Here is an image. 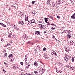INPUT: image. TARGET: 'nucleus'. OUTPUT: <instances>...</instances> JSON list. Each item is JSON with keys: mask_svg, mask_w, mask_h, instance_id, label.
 <instances>
[{"mask_svg": "<svg viewBox=\"0 0 75 75\" xmlns=\"http://www.w3.org/2000/svg\"><path fill=\"white\" fill-rule=\"evenodd\" d=\"M70 1L71 2V3H72L73 2V1H72V0H70Z\"/></svg>", "mask_w": 75, "mask_h": 75, "instance_id": "nucleus-61", "label": "nucleus"}, {"mask_svg": "<svg viewBox=\"0 0 75 75\" xmlns=\"http://www.w3.org/2000/svg\"><path fill=\"white\" fill-rule=\"evenodd\" d=\"M74 58H75V57H73L72 58V59H71L72 61L73 62H74Z\"/></svg>", "mask_w": 75, "mask_h": 75, "instance_id": "nucleus-37", "label": "nucleus"}, {"mask_svg": "<svg viewBox=\"0 0 75 75\" xmlns=\"http://www.w3.org/2000/svg\"><path fill=\"white\" fill-rule=\"evenodd\" d=\"M57 17L58 18V19H59V18H60V17H59V16H58Z\"/></svg>", "mask_w": 75, "mask_h": 75, "instance_id": "nucleus-52", "label": "nucleus"}, {"mask_svg": "<svg viewBox=\"0 0 75 75\" xmlns=\"http://www.w3.org/2000/svg\"><path fill=\"white\" fill-rule=\"evenodd\" d=\"M2 18V16L1 15H0V18Z\"/></svg>", "mask_w": 75, "mask_h": 75, "instance_id": "nucleus-59", "label": "nucleus"}, {"mask_svg": "<svg viewBox=\"0 0 75 75\" xmlns=\"http://www.w3.org/2000/svg\"><path fill=\"white\" fill-rule=\"evenodd\" d=\"M43 57H44V58H45V59H48V57L47 55H44L43 56Z\"/></svg>", "mask_w": 75, "mask_h": 75, "instance_id": "nucleus-23", "label": "nucleus"}, {"mask_svg": "<svg viewBox=\"0 0 75 75\" xmlns=\"http://www.w3.org/2000/svg\"><path fill=\"white\" fill-rule=\"evenodd\" d=\"M34 65L35 66H36V67H37V66L38 65V64L37 61H35L34 62Z\"/></svg>", "mask_w": 75, "mask_h": 75, "instance_id": "nucleus-15", "label": "nucleus"}, {"mask_svg": "<svg viewBox=\"0 0 75 75\" xmlns=\"http://www.w3.org/2000/svg\"><path fill=\"white\" fill-rule=\"evenodd\" d=\"M67 30H65L64 31V33H67Z\"/></svg>", "mask_w": 75, "mask_h": 75, "instance_id": "nucleus-57", "label": "nucleus"}, {"mask_svg": "<svg viewBox=\"0 0 75 75\" xmlns=\"http://www.w3.org/2000/svg\"><path fill=\"white\" fill-rule=\"evenodd\" d=\"M65 33V32H64V31H63V32H62V34H63V33Z\"/></svg>", "mask_w": 75, "mask_h": 75, "instance_id": "nucleus-63", "label": "nucleus"}, {"mask_svg": "<svg viewBox=\"0 0 75 75\" xmlns=\"http://www.w3.org/2000/svg\"><path fill=\"white\" fill-rule=\"evenodd\" d=\"M24 23V21H19L18 23L19 24H21V25H23Z\"/></svg>", "mask_w": 75, "mask_h": 75, "instance_id": "nucleus-8", "label": "nucleus"}, {"mask_svg": "<svg viewBox=\"0 0 75 75\" xmlns=\"http://www.w3.org/2000/svg\"><path fill=\"white\" fill-rule=\"evenodd\" d=\"M13 68L14 69H19V67H18V66L17 65H15L13 67Z\"/></svg>", "mask_w": 75, "mask_h": 75, "instance_id": "nucleus-10", "label": "nucleus"}, {"mask_svg": "<svg viewBox=\"0 0 75 75\" xmlns=\"http://www.w3.org/2000/svg\"><path fill=\"white\" fill-rule=\"evenodd\" d=\"M52 37L53 38H54V39H56V38H55V37L54 35H52Z\"/></svg>", "mask_w": 75, "mask_h": 75, "instance_id": "nucleus-40", "label": "nucleus"}, {"mask_svg": "<svg viewBox=\"0 0 75 75\" xmlns=\"http://www.w3.org/2000/svg\"><path fill=\"white\" fill-rule=\"evenodd\" d=\"M75 69V67H74L72 66L71 67H70V69L71 70H74Z\"/></svg>", "mask_w": 75, "mask_h": 75, "instance_id": "nucleus-29", "label": "nucleus"}, {"mask_svg": "<svg viewBox=\"0 0 75 75\" xmlns=\"http://www.w3.org/2000/svg\"><path fill=\"white\" fill-rule=\"evenodd\" d=\"M8 57H13V56L12 54H10Z\"/></svg>", "mask_w": 75, "mask_h": 75, "instance_id": "nucleus-38", "label": "nucleus"}, {"mask_svg": "<svg viewBox=\"0 0 75 75\" xmlns=\"http://www.w3.org/2000/svg\"><path fill=\"white\" fill-rule=\"evenodd\" d=\"M50 24H51L50 23V22H47V25H50Z\"/></svg>", "mask_w": 75, "mask_h": 75, "instance_id": "nucleus-44", "label": "nucleus"}, {"mask_svg": "<svg viewBox=\"0 0 75 75\" xmlns=\"http://www.w3.org/2000/svg\"><path fill=\"white\" fill-rule=\"evenodd\" d=\"M68 59H70L71 58V56H70V55H68Z\"/></svg>", "mask_w": 75, "mask_h": 75, "instance_id": "nucleus-39", "label": "nucleus"}, {"mask_svg": "<svg viewBox=\"0 0 75 75\" xmlns=\"http://www.w3.org/2000/svg\"><path fill=\"white\" fill-rule=\"evenodd\" d=\"M73 19H75V13L74 14L72 15L71 17Z\"/></svg>", "mask_w": 75, "mask_h": 75, "instance_id": "nucleus-16", "label": "nucleus"}, {"mask_svg": "<svg viewBox=\"0 0 75 75\" xmlns=\"http://www.w3.org/2000/svg\"><path fill=\"white\" fill-rule=\"evenodd\" d=\"M48 19L47 18H45V20L46 23H47V21H48Z\"/></svg>", "mask_w": 75, "mask_h": 75, "instance_id": "nucleus-28", "label": "nucleus"}, {"mask_svg": "<svg viewBox=\"0 0 75 75\" xmlns=\"http://www.w3.org/2000/svg\"><path fill=\"white\" fill-rule=\"evenodd\" d=\"M28 57V54H26L25 56V59H27Z\"/></svg>", "mask_w": 75, "mask_h": 75, "instance_id": "nucleus-24", "label": "nucleus"}, {"mask_svg": "<svg viewBox=\"0 0 75 75\" xmlns=\"http://www.w3.org/2000/svg\"><path fill=\"white\" fill-rule=\"evenodd\" d=\"M6 23L8 25H10V22H7Z\"/></svg>", "mask_w": 75, "mask_h": 75, "instance_id": "nucleus-41", "label": "nucleus"}, {"mask_svg": "<svg viewBox=\"0 0 75 75\" xmlns=\"http://www.w3.org/2000/svg\"><path fill=\"white\" fill-rule=\"evenodd\" d=\"M18 14L19 16H21V12L20 11H18Z\"/></svg>", "mask_w": 75, "mask_h": 75, "instance_id": "nucleus-26", "label": "nucleus"}, {"mask_svg": "<svg viewBox=\"0 0 75 75\" xmlns=\"http://www.w3.org/2000/svg\"><path fill=\"white\" fill-rule=\"evenodd\" d=\"M4 64L6 67H8V64H7V63L4 62Z\"/></svg>", "mask_w": 75, "mask_h": 75, "instance_id": "nucleus-31", "label": "nucleus"}, {"mask_svg": "<svg viewBox=\"0 0 75 75\" xmlns=\"http://www.w3.org/2000/svg\"><path fill=\"white\" fill-rule=\"evenodd\" d=\"M39 74H40V73L39 72L37 71V75H39Z\"/></svg>", "mask_w": 75, "mask_h": 75, "instance_id": "nucleus-55", "label": "nucleus"}, {"mask_svg": "<svg viewBox=\"0 0 75 75\" xmlns=\"http://www.w3.org/2000/svg\"><path fill=\"white\" fill-rule=\"evenodd\" d=\"M35 34L37 35H41L40 32L38 31H36L35 33Z\"/></svg>", "mask_w": 75, "mask_h": 75, "instance_id": "nucleus-6", "label": "nucleus"}, {"mask_svg": "<svg viewBox=\"0 0 75 75\" xmlns=\"http://www.w3.org/2000/svg\"><path fill=\"white\" fill-rule=\"evenodd\" d=\"M0 24L1 25L2 27H6V25H5L3 24L2 23H0Z\"/></svg>", "mask_w": 75, "mask_h": 75, "instance_id": "nucleus-17", "label": "nucleus"}, {"mask_svg": "<svg viewBox=\"0 0 75 75\" xmlns=\"http://www.w3.org/2000/svg\"><path fill=\"white\" fill-rule=\"evenodd\" d=\"M31 21H32V23H35V20L34 19H32V20H31Z\"/></svg>", "mask_w": 75, "mask_h": 75, "instance_id": "nucleus-34", "label": "nucleus"}, {"mask_svg": "<svg viewBox=\"0 0 75 75\" xmlns=\"http://www.w3.org/2000/svg\"><path fill=\"white\" fill-rule=\"evenodd\" d=\"M1 41L2 42H3L4 41V40L2 38H1Z\"/></svg>", "mask_w": 75, "mask_h": 75, "instance_id": "nucleus-45", "label": "nucleus"}, {"mask_svg": "<svg viewBox=\"0 0 75 75\" xmlns=\"http://www.w3.org/2000/svg\"><path fill=\"white\" fill-rule=\"evenodd\" d=\"M35 3V1H33L32 2V4H34Z\"/></svg>", "mask_w": 75, "mask_h": 75, "instance_id": "nucleus-54", "label": "nucleus"}, {"mask_svg": "<svg viewBox=\"0 0 75 75\" xmlns=\"http://www.w3.org/2000/svg\"><path fill=\"white\" fill-rule=\"evenodd\" d=\"M27 59H25V61H27Z\"/></svg>", "mask_w": 75, "mask_h": 75, "instance_id": "nucleus-62", "label": "nucleus"}, {"mask_svg": "<svg viewBox=\"0 0 75 75\" xmlns=\"http://www.w3.org/2000/svg\"><path fill=\"white\" fill-rule=\"evenodd\" d=\"M62 3H63V2L62 1L60 0H56V5L58 6V5H60V4H61Z\"/></svg>", "mask_w": 75, "mask_h": 75, "instance_id": "nucleus-1", "label": "nucleus"}, {"mask_svg": "<svg viewBox=\"0 0 75 75\" xmlns=\"http://www.w3.org/2000/svg\"><path fill=\"white\" fill-rule=\"evenodd\" d=\"M24 75H32V74L30 73H28L25 74Z\"/></svg>", "mask_w": 75, "mask_h": 75, "instance_id": "nucleus-33", "label": "nucleus"}, {"mask_svg": "<svg viewBox=\"0 0 75 75\" xmlns=\"http://www.w3.org/2000/svg\"><path fill=\"white\" fill-rule=\"evenodd\" d=\"M64 61H65L67 62V61H68L69 59L68 58V57L67 56H65L64 58Z\"/></svg>", "mask_w": 75, "mask_h": 75, "instance_id": "nucleus-11", "label": "nucleus"}, {"mask_svg": "<svg viewBox=\"0 0 75 75\" xmlns=\"http://www.w3.org/2000/svg\"><path fill=\"white\" fill-rule=\"evenodd\" d=\"M28 17L27 16V15H25V21H27L28 20Z\"/></svg>", "mask_w": 75, "mask_h": 75, "instance_id": "nucleus-18", "label": "nucleus"}, {"mask_svg": "<svg viewBox=\"0 0 75 75\" xmlns=\"http://www.w3.org/2000/svg\"><path fill=\"white\" fill-rule=\"evenodd\" d=\"M56 41H57V42H58V43H59V42H60L59 41L57 40V39H56Z\"/></svg>", "mask_w": 75, "mask_h": 75, "instance_id": "nucleus-47", "label": "nucleus"}, {"mask_svg": "<svg viewBox=\"0 0 75 75\" xmlns=\"http://www.w3.org/2000/svg\"><path fill=\"white\" fill-rule=\"evenodd\" d=\"M66 67L67 68H69V66L68 65H66Z\"/></svg>", "mask_w": 75, "mask_h": 75, "instance_id": "nucleus-48", "label": "nucleus"}, {"mask_svg": "<svg viewBox=\"0 0 75 75\" xmlns=\"http://www.w3.org/2000/svg\"><path fill=\"white\" fill-rule=\"evenodd\" d=\"M12 34H12V33H11L10 34L8 35V37L9 38H11V36H12Z\"/></svg>", "mask_w": 75, "mask_h": 75, "instance_id": "nucleus-30", "label": "nucleus"}, {"mask_svg": "<svg viewBox=\"0 0 75 75\" xmlns=\"http://www.w3.org/2000/svg\"><path fill=\"white\" fill-rule=\"evenodd\" d=\"M71 36H72V35H71V34L70 33H68L67 35V37L68 38H71Z\"/></svg>", "mask_w": 75, "mask_h": 75, "instance_id": "nucleus-19", "label": "nucleus"}, {"mask_svg": "<svg viewBox=\"0 0 75 75\" xmlns=\"http://www.w3.org/2000/svg\"><path fill=\"white\" fill-rule=\"evenodd\" d=\"M33 24V22H32V21H31V20L29 21L28 22V25H30V24Z\"/></svg>", "mask_w": 75, "mask_h": 75, "instance_id": "nucleus-12", "label": "nucleus"}, {"mask_svg": "<svg viewBox=\"0 0 75 75\" xmlns=\"http://www.w3.org/2000/svg\"><path fill=\"white\" fill-rule=\"evenodd\" d=\"M47 17H49V18H50L51 19H52V20L54 21V18H53V17H52L50 15H47Z\"/></svg>", "mask_w": 75, "mask_h": 75, "instance_id": "nucleus-14", "label": "nucleus"}, {"mask_svg": "<svg viewBox=\"0 0 75 75\" xmlns=\"http://www.w3.org/2000/svg\"><path fill=\"white\" fill-rule=\"evenodd\" d=\"M23 37L25 40H27L28 38V37L26 35H24L23 36Z\"/></svg>", "mask_w": 75, "mask_h": 75, "instance_id": "nucleus-9", "label": "nucleus"}, {"mask_svg": "<svg viewBox=\"0 0 75 75\" xmlns=\"http://www.w3.org/2000/svg\"><path fill=\"white\" fill-rule=\"evenodd\" d=\"M59 65H61V66H62V63H59Z\"/></svg>", "mask_w": 75, "mask_h": 75, "instance_id": "nucleus-50", "label": "nucleus"}, {"mask_svg": "<svg viewBox=\"0 0 75 75\" xmlns=\"http://www.w3.org/2000/svg\"><path fill=\"white\" fill-rule=\"evenodd\" d=\"M39 27L40 28H42L43 29H45V27L44 25H42V24H39Z\"/></svg>", "mask_w": 75, "mask_h": 75, "instance_id": "nucleus-3", "label": "nucleus"}, {"mask_svg": "<svg viewBox=\"0 0 75 75\" xmlns=\"http://www.w3.org/2000/svg\"><path fill=\"white\" fill-rule=\"evenodd\" d=\"M27 44H31L32 45H34V43L31 42H27Z\"/></svg>", "mask_w": 75, "mask_h": 75, "instance_id": "nucleus-20", "label": "nucleus"}, {"mask_svg": "<svg viewBox=\"0 0 75 75\" xmlns=\"http://www.w3.org/2000/svg\"><path fill=\"white\" fill-rule=\"evenodd\" d=\"M20 75H24V74H23V73H20Z\"/></svg>", "mask_w": 75, "mask_h": 75, "instance_id": "nucleus-60", "label": "nucleus"}, {"mask_svg": "<svg viewBox=\"0 0 75 75\" xmlns=\"http://www.w3.org/2000/svg\"><path fill=\"white\" fill-rule=\"evenodd\" d=\"M51 3V1L50 0H47V4H49Z\"/></svg>", "mask_w": 75, "mask_h": 75, "instance_id": "nucleus-25", "label": "nucleus"}, {"mask_svg": "<svg viewBox=\"0 0 75 75\" xmlns=\"http://www.w3.org/2000/svg\"><path fill=\"white\" fill-rule=\"evenodd\" d=\"M70 45H74V46H75V43H74V42H73V41L72 40H71L70 41Z\"/></svg>", "mask_w": 75, "mask_h": 75, "instance_id": "nucleus-7", "label": "nucleus"}, {"mask_svg": "<svg viewBox=\"0 0 75 75\" xmlns=\"http://www.w3.org/2000/svg\"><path fill=\"white\" fill-rule=\"evenodd\" d=\"M13 27L15 29H16V30H19V28H18V27L16 26H15V25H14Z\"/></svg>", "mask_w": 75, "mask_h": 75, "instance_id": "nucleus-13", "label": "nucleus"}, {"mask_svg": "<svg viewBox=\"0 0 75 75\" xmlns=\"http://www.w3.org/2000/svg\"><path fill=\"white\" fill-rule=\"evenodd\" d=\"M47 50V48L45 47L44 48H43V50L44 51H46Z\"/></svg>", "mask_w": 75, "mask_h": 75, "instance_id": "nucleus-49", "label": "nucleus"}, {"mask_svg": "<svg viewBox=\"0 0 75 75\" xmlns=\"http://www.w3.org/2000/svg\"><path fill=\"white\" fill-rule=\"evenodd\" d=\"M56 72L59 73H61L62 72V71H61L60 70H56Z\"/></svg>", "mask_w": 75, "mask_h": 75, "instance_id": "nucleus-22", "label": "nucleus"}, {"mask_svg": "<svg viewBox=\"0 0 75 75\" xmlns=\"http://www.w3.org/2000/svg\"><path fill=\"white\" fill-rule=\"evenodd\" d=\"M52 6L53 7H55V3L54 2H53L52 4Z\"/></svg>", "mask_w": 75, "mask_h": 75, "instance_id": "nucleus-27", "label": "nucleus"}, {"mask_svg": "<svg viewBox=\"0 0 75 75\" xmlns=\"http://www.w3.org/2000/svg\"><path fill=\"white\" fill-rule=\"evenodd\" d=\"M51 55H52L53 56H57V53H56V52H55V51H54L53 52H52L51 53Z\"/></svg>", "mask_w": 75, "mask_h": 75, "instance_id": "nucleus-5", "label": "nucleus"}, {"mask_svg": "<svg viewBox=\"0 0 75 75\" xmlns=\"http://www.w3.org/2000/svg\"><path fill=\"white\" fill-rule=\"evenodd\" d=\"M3 72H4V73L6 72V71H5V70H4V69H3Z\"/></svg>", "mask_w": 75, "mask_h": 75, "instance_id": "nucleus-58", "label": "nucleus"}, {"mask_svg": "<svg viewBox=\"0 0 75 75\" xmlns=\"http://www.w3.org/2000/svg\"><path fill=\"white\" fill-rule=\"evenodd\" d=\"M7 56V53H5L4 55V57Z\"/></svg>", "mask_w": 75, "mask_h": 75, "instance_id": "nucleus-43", "label": "nucleus"}, {"mask_svg": "<svg viewBox=\"0 0 75 75\" xmlns=\"http://www.w3.org/2000/svg\"><path fill=\"white\" fill-rule=\"evenodd\" d=\"M15 37H16L15 35H12V38H15Z\"/></svg>", "mask_w": 75, "mask_h": 75, "instance_id": "nucleus-36", "label": "nucleus"}, {"mask_svg": "<svg viewBox=\"0 0 75 75\" xmlns=\"http://www.w3.org/2000/svg\"><path fill=\"white\" fill-rule=\"evenodd\" d=\"M40 73L41 74H43L44 72V69L42 68H40L39 69V70Z\"/></svg>", "mask_w": 75, "mask_h": 75, "instance_id": "nucleus-2", "label": "nucleus"}, {"mask_svg": "<svg viewBox=\"0 0 75 75\" xmlns=\"http://www.w3.org/2000/svg\"><path fill=\"white\" fill-rule=\"evenodd\" d=\"M20 64H21V65H22V66H23V62H20Z\"/></svg>", "mask_w": 75, "mask_h": 75, "instance_id": "nucleus-46", "label": "nucleus"}, {"mask_svg": "<svg viewBox=\"0 0 75 75\" xmlns=\"http://www.w3.org/2000/svg\"><path fill=\"white\" fill-rule=\"evenodd\" d=\"M7 45L8 46H9V45H10V44H7Z\"/></svg>", "mask_w": 75, "mask_h": 75, "instance_id": "nucleus-64", "label": "nucleus"}, {"mask_svg": "<svg viewBox=\"0 0 75 75\" xmlns=\"http://www.w3.org/2000/svg\"><path fill=\"white\" fill-rule=\"evenodd\" d=\"M34 73L35 74H36V75H37V71H34Z\"/></svg>", "mask_w": 75, "mask_h": 75, "instance_id": "nucleus-53", "label": "nucleus"}, {"mask_svg": "<svg viewBox=\"0 0 75 75\" xmlns=\"http://www.w3.org/2000/svg\"><path fill=\"white\" fill-rule=\"evenodd\" d=\"M51 29H52V30H54L55 29V27H51Z\"/></svg>", "mask_w": 75, "mask_h": 75, "instance_id": "nucleus-42", "label": "nucleus"}, {"mask_svg": "<svg viewBox=\"0 0 75 75\" xmlns=\"http://www.w3.org/2000/svg\"><path fill=\"white\" fill-rule=\"evenodd\" d=\"M36 47H37V49H38V50H40V49H41V47H40L39 45H38Z\"/></svg>", "mask_w": 75, "mask_h": 75, "instance_id": "nucleus-35", "label": "nucleus"}, {"mask_svg": "<svg viewBox=\"0 0 75 75\" xmlns=\"http://www.w3.org/2000/svg\"><path fill=\"white\" fill-rule=\"evenodd\" d=\"M38 23H41L42 24V21H39Z\"/></svg>", "mask_w": 75, "mask_h": 75, "instance_id": "nucleus-56", "label": "nucleus"}, {"mask_svg": "<svg viewBox=\"0 0 75 75\" xmlns=\"http://www.w3.org/2000/svg\"><path fill=\"white\" fill-rule=\"evenodd\" d=\"M71 73H72V74H74L75 72V70H71Z\"/></svg>", "mask_w": 75, "mask_h": 75, "instance_id": "nucleus-32", "label": "nucleus"}, {"mask_svg": "<svg viewBox=\"0 0 75 75\" xmlns=\"http://www.w3.org/2000/svg\"><path fill=\"white\" fill-rule=\"evenodd\" d=\"M65 51L67 52H68V51H71V48H69L67 46L65 49Z\"/></svg>", "mask_w": 75, "mask_h": 75, "instance_id": "nucleus-4", "label": "nucleus"}, {"mask_svg": "<svg viewBox=\"0 0 75 75\" xmlns=\"http://www.w3.org/2000/svg\"><path fill=\"white\" fill-rule=\"evenodd\" d=\"M11 7H14V8H16V6H14V5H12Z\"/></svg>", "mask_w": 75, "mask_h": 75, "instance_id": "nucleus-51", "label": "nucleus"}, {"mask_svg": "<svg viewBox=\"0 0 75 75\" xmlns=\"http://www.w3.org/2000/svg\"><path fill=\"white\" fill-rule=\"evenodd\" d=\"M30 65H29V64H26L25 65V67L26 68V69H28V68H29Z\"/></svg>", "mask_w": 75, "mask_h": 75, "instance_id": "nucleus-21", "label": "nucleus"}]
</instances>
